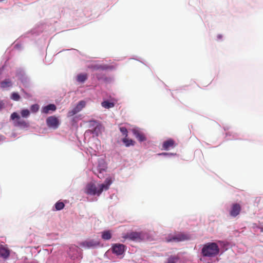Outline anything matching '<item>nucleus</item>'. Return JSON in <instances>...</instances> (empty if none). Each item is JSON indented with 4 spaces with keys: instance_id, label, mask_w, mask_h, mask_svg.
Wrapping results in <instances>:
<instances>
[{
    "instance_id": "f257e3e1",
    "label": "nucleus",
    "mask_w": 263,
    "mask_h": 263,
    "mask_svg": "<svg viewBox=\"0 0 263 263\" xmlns=\"http://www.w3.org/2000/svg\"><path fill=\"white\" fill-rule=\"evenodd\" d=\"M112 183V180L110 178H107L105 179L104 183L98 184V186L93 182L88 183L85 189V193L90 195L100 196L103 190H107L110 185Z\"/></svg>"
},
{
    "instance_id": "f03ea898",
    "label": "nucleus",
    "mask_w": 263,
    "mask_h": 263,
    "mask_svg": "<svg viewBox=\"0 0 263 263\" xmlns=\"http://www.w3.org/2000/svg\"><path fill=\"white\" fill-rule=\"evenodd\" d=\"M219 253V248L215 242H209L205 244L202 249L203 256L212 257Z\"/></svg>"
},
{
    "instance_id": "7ed1b4c3",
    "label": "nucleus",
    "mask_w": 263,
    "mask_h": 263,
    "mask_svg": "<svg viewBox=\"0 0 263 263\" xmlns=\"http://www.w3.org/2000/svg\"><path fill=\"white\" fill-rule=\"evenodd\" d=\"M46 124L48 127L55 129L59 126L60 121L57 117L52 116L47 118Z\"/></svg>"
},
{
    "instance_id": "20e7f679",
    "label": "nucleus",
    "mask_w": 263,
    "mask_h": 263,
    "mask_svg": "<svg viewBox=\"0 0 263 263\" xmlns=\"http://www.w3.org/2000/svg\"><path fill=\"white\" fill-rule=\"evenodd\" d=\"M85 105L86 103L84 101H80L74 108L68 111L67 116L68 117H72L80 112L85 106Z\"/></svg>"
},
{
    "instance_id": "39448f33",
    "label": "nucleus",
    "mask_w": 263,
    "mask_h": 263,
    "mask_svg": "<svg viewBox=\"0 0 263 263\" xmlns=\"http://www.w3.org/2000/svg\"><path fill=\"white\" fill-rule=\"evenodd\" d=\"M187 236L182 233H178L173 236H168L166 238L167 242H179L187 239Z\"/></svg>"
},
{
    "instance_id": "423d86ee",
    "label": "nucleus",
    "mask_w": 263,
    "mask_h": 263,
    "mask_svg": "<svg viewBox=\"0 0 263 263\" xmlns=\"http://www.w3.org/2000/svg\"><path fill=\"white\" fill-rule=\"evenodd\" d=\"M112 250L117 255H122L125 251V246L120 243L115 244L112 247Z\"/></svg>"
},
{
    "instance_id": "0eeeda50",
    "label": "nucleus",
    "mask_w": 263,
    "mask_h": 263,
    "mask_svg": "<svg viewBox=\"0 0 263 263\" xmlns=\"http://www.w3.org/2000/svg\"><path fill=\"white\" fill-rule=\"evenodd\" d=\"M80 245L82 247L84 248L89 249L99 246V242L94 240H89L82 242L80 243Z\"/></svg>"
},
{
    "instance_id": "6e6552de",
    "label": "nucleus",
    "mask_w": 263,
    "mask_h": 263,
    "mask_svg": "<svg viewBox=\"0 0 263 263\" xmlns=\"http://www.w3.org/2000/svg\"><path fill=\"white\" fill-rule=\"evenodd\" d=\"M241 208L239 204L234 203L232 205L231 209L230 211V215L233 217H236L240 212Z\"/></svg>"
},
{
    "instance_id": "1a4fd4ad",
    "label": "nucleus",
    "mask_w": 263,
    "mask_h": 263,
    "mask_svg": "<svg viewBox=\"0 0 263 263\" xmlns=\"http://www.w3.org/2000/svg\"><path fill=\"white\" fill-rule=\"evenodd\" d=\"M127 237L134 241H140L142 239L141 233L137 232H133L128 234Z\"/></svg>"
},
{
    "instance_id": "9d476101",
    "label": "nucleus",
    "mask_w": 263,
    "mask_h": 263,
    "mask_svg": "<svg viewBox=\"0 0 263 263\" xmlns=\"http://www.w3.org/2000/svg\"><path fill=\"white\" fill-rule=\"evenodd\" d=\"M175 145V141L170 139L167 140L165 141L162 145V148L165 150H168L171 148H173Z\"/></svg>"
},
{
    "instance_id": "9b49d317",
    "label": "nucleus",
    "mask_w": 263,
    "mask_h": 263,
    "mask_svg": "<svg viewBox=\"0 0 263 263\" xmlns=\"http://www.w3.org/2000/svg\"><path fill=\"white\" fill-rule=\"evenodd\" d=\"M56 106L53 104H50L42 108V112L44 114H48L50 111H54L56 110Z\"/></svg>"
},
{
    "instance_id": "f8f14e48",
    "label": "nucleus",
    "mask_w": 263,
    "mask_h": 263,
    "mask_svg": "<svg viewBox=\"0 0 263 263\" xmlns=\"http://www.w3.org/2000/svg\"><path fill=\"white\" fill-rule=\"evenodd\" d=\"M89 68L93 70H107L110 68L109 66L106 65H99V64H92L89 66Z\"/></svg>"
},
{
    "instance_id": "ddd939ff",
    "label": "nucleus",
    "mask_w": 263,
    "mask_h": 263,
    "mask_svg": "<svg viewBox=\"0 0 263 263\" xmlns=\"http://www.w3.org/2000/svg\"><path fill=\"white\" fill-rule=\"evenodd\" d=\"M134 135L135 137L138 139V140L140 142L144 141L146 140V138L145 136L141 133L140 132L137 130H134L133 131Z\"/></svg>"
},
{
    "instance_id": "4468645a",
    "label": "nucleus",
    "mask_w": 263,
    "mask_h": 263,
    "mask_svg": "<svg viewBox=\"0 0 263 263\" xmlns=\"http://www.w3.org/2000/svg\"><path fill=\"white\" fill-rule=\"evenodd\" d=\"M105 171V168H101L99 165L96 169L93 170V172L99 178H101L103 177L102 174Z\"/></svg>"
},
{
    "instance_id": "2eb2a0df",
    "label": "nucleus",
    "mask_w": 263,
    "mask_h": 263,
    "mask_svg": "<svg viewBox=\"0 0 263 263\" xmlns=\"http://www.w3.org/2000/svg\"><path fill=\"white\" fill-rule=\"evenodd\" d=\"M10 255L9 251L4 247L0 248V256L4 258H6L9 257Z\"/></svg>"
},
{
    "instance_id": "dca6fc26",
    "label": "nucleus",
    "mask_w": 263,
    "mask_h": 263,
    "mask_svg": "<svg viewBox=\"0 0 263 263\" xmlns=\"http://www.w3.org/2000/svg\"><path fill=\"white\" fill-rule=\"evenodd\" d=\"M14 125L15 126L21 127H26L27 126L26 121L20 117L15 121Z\"/></svg>"
},
{
    "instance_id": "f3484780",
    "label": "nucleus",
    "mask_w": 263,
    "mask_h": 263,
    "mask_svg": "<svg viewBox=\"0 0 263 263\" xmlns=\"http://www.w3.org/2000/svg\"><path fill=\"white\" fill-rule=\"evenodd\" d=\"M101 105L105 108L109 109L115 106V103L108 101H104L101 103Z\"/></svg>"
},
{
    "instance_id": "a211bd4d",
    "label": "nucleus",
    "mask_w": 263,
    "mask_h": 263,
    "mask_svg": "<svg viewBox=\"0 0 263 263\" xmlns=\"http://www.w3.org/2000/svg\"><path fill=\"white\" fill-rule=\"evenodd\" d=\"M12 85V82L9 79H6L4 81L1 82V87L2 88H5L11 87Z\"/></svg>"
},
{
    "instance_id": "6ab92c4d",
    "label": "nucleus",
    "mask_w": 263,
    "mask_h": 263,
    "mask_svg": "<svg viewBox=\"0 0 263 263\" xmlns=\"http://www.w3.org/2000/svg\"><path fill=\"white\" fill-rule=\"evenodd\" d=\"M102 238L104 240H109L111 238V234L109 231H105L102 233Z\"/></svg>"
},
{
    "instance_id": "aec40b11",
    "label": "nucleus",
    "mask_w": 263,
    "mask_h": 263,
    "mask_svg": "<svg viewBox=\"0 0 263 263\" xmlns=\"http://www.w3.org/2000/svg\"><path fill=\"white\" fill-rule=\"evenodd\" d=\"M122 141L126 146L134 145L135 143L133 140L128 139L126 137L123 139Z\"/></svg>"
},
{
    "instance_id": "412c9836",
    "label": "nucleus",
    "mask_w": 263,
    "mask_h": 263,
    "mask_svg": "<svg viewBox=\"0 0 263 263\" xmlns=\"http://www.w3.org/2000/svg\"><path fill=\"white\" fill-rule=\"evenodd\" d=\"M87 78L86 74H80L77 76V81L80 82H84Z\"/></svg>"
},
{
    "instance_id": "4be33fe9",
    "label": "nucleus",
    "mask_w": 263,
    "mask_h": 263,
    "mask_svg": "<svg viewBox=\"0 0 263 263\" xmlns=\"http://www.w3.org/2000/svg\"><path fill=\"white\" fill-rule=\"evenodd\" d=\"M64 203L63 202L58 201L55 204L56 210L60 211L64 208Z\"/></svg>"
},
{
    "instance_id": "5701e85b",
    "label": "nucleus",
    "mask_w": 263,
    "mask_h": 263,
    "mask_svg": "<svg viewBox=\"0 0 263 263\" xmlns=\"http://www.w3.org/2000/svg\"><path fill=\"white\" fill-rule=\"evenodd\" d=\"M178 259L179 258L177 256H171L168 258L167 263H176Z\"/></svg>"
},
{
    "instance_id": "b1692460",
    "label": "nucleus",
    "mask_w": 263,
    "mask_h": 263,
    "mask_svg": "<svg viewBox=\"0 0 263 263\" xmlns=\"http://www.w3.org/2000/svg\"><path fill=\"white\" fill-rule=\"evenodd\" d=\"M11 99L14 101H18L20 99V96L17 93L13 92L11 95Z\"/></svg>"
},
{
    "instance_id": "393cba45",
    "label": "nucleus",
    "mask_w": 263,
    "mask_h": 263,
    "mask_svg": "<svg viewBox=\"0 0 263 263\" xmlns=\"http://www.w3.org/2000/svg\"><path fill=\"white\" fill-rule=\"evenodd\" d=\"M21 115L23 117H27L30 115V112L28 109H23L21 112Z\"/></svg>"
},
{
    "instance_id": "a878e982",
    "label": "nucleus",
    "mask_w": 263,
    "mask_h": 263,
    "mask_svg": "<svg viewBox=\"0 0 263 263\" xmlns=\"http://www.w3.org/2000/svg\"><path fill=\"white\" fill-rule=\"evenodd\" d=\"M119 129H120V131L122 133L123 135H124L126 137H127L128 132H127V129L126 127H120Z\"/></svg>"
},
{
    "instance_id": "bb28decb",
    "label": "nucleus",
    "mask_w": 263,
    "mask_h": 263,
    "mask_svg": "<svg viewBox=\"0 0 263 263\" xmlns=\"http://www.w3.org/2000/svg\"><path fill=\"white\" fill-rule=\"evenodd\" d=\"M30 109L32 112H36L39 109V106L37 104H33L31 106Z\"/></svg>"
},
{
    "instance_id": "cd10ccee",
    "label": "nucleus",
    "mask_w": 263,
    "mask_h": 263,
    "mask_svg": "<svg viewBox=\"0 0 263 263\" xmlns=\"http://www.w3.org/2000/svg\"><path fill=\"white\" fill-rule=\"evenodd\" d=\"M100 125H97L93 130H91L92 134H95L96 136L98 135V132L100 130Z\"/></svg>"
},
{
    "instance_id": "c85d7f7f",
    "label": "nucleus",
    "mask_w": 263,
    "mask_h": 263,
    "mask_svg": "<svg viewBox=\"0 0 263 263\" xmlns=\"http://www.w3.org/2000/svg\"><path fill=\"white\" fill-rule=\"evenodd\" d=\"M20 117L19 116V115L16 112H13L11 115V118L13 120H14L15 119L16 120H17L18 119V118H20Z\"/></svg>"
},
{
    "instance_id": "c756f323",
    "label": "nucleus",
    "mask_w": 263,
    "mask_h": 263,
    "mask_svg": "<svg viewBox=\"0 0 263 263\" xmlns=\"http://www.w3.org/2000/svg\"><path fill=\"white\" fill-rule=\"evenodd\" d=\"M5 107V103L3 101H0V110L3 109Z\"/></svg>"
},
{
    "instance_id": "7c9ffc66",
    "label": "nucleus",
    "mask_w": 263,
    "mask_h": 263,
    "mask_svg": "<svg viewBox=\"0 0 263 263\" xmlns=\"http://www.w3.org/2000/svg\"><path fill=\"white\" fill-rule=\"evenodd\" d=\"M167 154L166 153H162L161 154H159V155H166Z\"/></svg>"
},
{
    "instance_id": "2f4dec72",
    "label": "nucleus",
    "mask_w": 263,
    "mask_h": 263,
    "mask_svg": "<svg viewBox=\"0 0 263 263\" xmlns=\"http://www.w3.org/2000/svg\"><path fill=\"white\" fill-rule=\"evenodd\" d=\"M222 35H218V38L219 39H221L222 38Z\"/></svg>"
},
{
    "instance_id": "473e14b6",
    "label": "nucleus",
    "mask_w": 263,
    "mask_h": 263,
    "mask_svg": "<svg viewBox=\"0 0 263 263\" xmlns=\"http://www.w3.org/2000/svg\"><path fill=\"white\" fill-rule=\"evenodd\" d=\"M90 122H93L95 123H97V121H95V120H93V121H90Z\"/></svg>"
}]
</instances>
